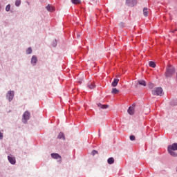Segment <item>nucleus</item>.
<instances>
[{"label":"nucleus","mask_w":177,"mask_h":177,"mask_svg":"<svg viewBox=\"0 0 177 177\" xmlns=\"http://www.w3.org/2000/svg\"><path fill=\"white\" fill-rule=\"evenodd\" d=\"M57 138L58 139H63L64 140L66 139V137H64V133H63V132H60Z\"/></svg>","instance_id":"obj_15"},{"label":"nucleus","mask_w":177,"mask_h":177,"mask_svg":"<svg viewBox=\"0 0 177 177\" xmlns=\"http://www.w3.org/2000/svg\"><path fill=\"white\" fill-rule=\"evenodd\" d=\"M108 164H114V158H109L107 160Z\"/></svg>","instance_id":"obj_18"},{"label":"nucleus","mask_w":177,"mask_h":177,"mask_svg":"<svg viewBox=\"0 0 177 177\" xmlns=\"http://www.w3.org/2000/svg\"><path fill=\"white\" fill-rule=\"evenodd\" d=\"M149 67H152V68H156V63L153 61L149 62Z\"/></svg>","instance_id":"obj_21"},{"label":"nucleus","mask_w":177,"mask_h":177,"mask_svg":"<svg viewBox=\"0 0 177 177\" xmlns=\"http://www.w3.org/2000/svg\"><path fill=\"white\" fill-rule=\"evenodd\" d=\"M26 53H27V55H30V53H32V48H31V47H29L26 50Z\"/></svg>","instance_id":"obj_22"},{"label":"nucleus","mask_w":177,"mask_h":177,"mask_svg":"<svg viewBox=\"0 0 177 177\" xmlns=\"http://www.w3.org/2000/svg\"><path fill=\"white\" fill-rule=\"evenodd\" d=\"M130 140H135V136H130Z\"/></svg>","instance_id":"obj_27"},{"label":"nucleus","mask_w":177,"mask_h":177,"mask_svg":"<svg viewBox=\"0 0 177 177\" xmlns=\"http://www.w3.org/2000/svg\"><path fill=\"white\" fill-rule=\"evenodd\" d=\"M167 150L170 156H172V157H177V153L175 152V151L177 150V143H173L172 145H169Z\"/></svg>","instance_id":"obj_1"},{"label":"nucleus","mask_w":177,"mask_h":177,"mask_svg":"<svg viewBox=\"0 0 177 177\" xmlns=\"http://www.w3.org/2000/svg\"><path fill=\"white\" fill-rule=\"evenodd\" d=\"M172 74H175V68L172 66H169L166 71V77H171Z\"/></svg>","instance_id":"obj_2"},{"label":"nucleus","mask_w":177,"mask_h":177,"mask_svg":"<svg viewBox=\"0 0 177 177\" xmlns=\"http://www.w3.org/2000/svg\"><path fill=\"white\" fill-rule=\"evenodd\" d=\"M96 86L95 85V84L90 82L88 84V87L89 88V89H93V88H95Z\"/></svg>","instance_id":"obj_16"},{"label":"nucleus","mask_w":177,"mask_h":177,"mask_svg":"<svg viewBox=\"0 0 177 177\" xmlns=\"http://www.w3.org/2000/svg\"><path fill=\"white\" fill-rule=\"evenodd\" d=\"M3 139V133L0 131V140H2Z\"/></svg>","instance_id":"obj_25"},{"label":"nucleus","mask_w":177,"mask_h":177,"mask_svg":"<svg viewBox=\"0 0 177 177\" xmlns=\"http://www.w3.org/2000/svg\"><path fill=\"white\" fill-rule=\"evenodd\" d=\"M138 84L142 85V86H146V82L145 80H139Z\"/></svg>","instance_id":"obj_20"},{"label":"nucleus","mask_w":177,"mask_h":177,"mask_svg":"<svg viewBox=\"0 0 177 177\" xmlns=\"http://www.w3.org/2000/svg\"><path fill=\"white\" fill-rule=\"evenodd\" d=\"M127 112L130 114V115H133V114H135V105L133 104L131 106H130Z\"/></svg>","instance_id":"obj_8"},{"label":"nucleus","mask_w":177,"mask_h":177,"mask_svg":"<svg viewBox=\"0 0 177 177\" xmlns=\"http://www.w3.org/2000/svg\"><path fill=\"white\" fill-rule=\"evenodd\" d=\"M119 82H120L119 79H114L112 82V86H117V85H118Z\"/></svg>","instance_id":"obj_13"},{"label":"nucleus","mask_w":177,"mask_h":177,"mask_svg":"<svg viewBox=\"0 0 177 177\" xmlns=\"http://www.w3.org/2000/svg\"><path fill=\"white\" fill-rule=\"evenodd\" d=\"M23 121L24 122H27L28 120H30V112L26 111L23 115Z\"/></svg>","instance_id":"obj_7"},{"label":"nucleus","mask_w":177,"mask_h":177,"mask_svg":"<svg viewBox=\"0 0 177 177\" xmlns=\"http://www.w3.org/2000/svg\"><path fill=\"white\" fill-rule=\"evenodd\" d=\"M21 3V1L20 0H17V1H15V5H16L17 6H20Z\"/></svg>","instance_id":"obj_23"},{"label":"nucleus","mask_w":177,"mask_h":177,"mask_svg":"<svg viewBox=\"0 0 177 177\" xmlns=\"http://www.w3.org/2000/svg\"><path fill=\"white\" fill-rule=\"evenodd\" d=\"M37 62H38V59H37L35 55H33L31 59V64L32 66H35V64H37Z\"/></svg>","instance_id":"obj_10"},{"label":"nucleus","mask_w":177,"mask_h":177,"mask_svg":"<svg viewBox=\"0 0 177 177\" xmlns=\"http://www.w3.org/2000/svg\"><path fill=\"white\" fill-rule=\"evenodd\" d=\"M162 93V88L158 87L153 88L152 90V95H156V96H161V94Z\"/></svg>","instance_id":"obj_3"},{"label":"nucleus","mask_w":177,"mask_h":177,"mask_svg":"<svg viewBox=\"0 0 177 177\" xmlns=\"http://www.w3.org/2000/svg\"><path fill=\"white\" fill-rule=\"evenodd\" d=\"M112 93H113V95H117V93H120V91H118V89H117L116 88H112Z\"/></svg>","instance_id":"obj_17"},{"label":"nucleus","mask_w":177,"mask_h":177,"mask_svg":"<svg viewBox=\"0 0 177 177\" xmlns=\"http://www.w3.org/2000/svg\"><path fill=\"white\" fill-rule=\"evenodd\" d=\"M46 9L48 11V12H55V7L50 6V5H48L46 7Z\"/></svg>","instance_id":"obj_11"},{"label":"nucleus","mask_w":177,"mask_h":177,"mask_svg":"<svg viewBox=\"0 0 177 177\" xmlns=\"http://www.w3.org/2000/svg\"><path fill=\"white\" fill-rule=\"evenodd\" d=\"M52 158H54V160H59L58 162L59 164L62 163V156L59 155V153H51Z\"/></svg>","instance_id":"obj_5"},{"label":"nucleus","mask_w":177,"mask_h":177,"mask_svg":"<svg viewBox=\"0 0 177 177\" xmlns=\"http://www.w3.org/2000/svg\"><path fill=\"white\" fill-rule=\"evenodd\" d=\"M149 88H151V89H152V88H154V84H149Z\"/></svg>","instance_id":"obj_28"},{"label":"nucleus","mask_w":177,"mask_h":177,"mask_svg":"<svg viewBox=\"0 0 177 177\" xmlns=\"http://www.w3.org/2000/svg\"><path fill=\"white\" fill-rule=\"evenodd\" d=\"M6 12H9V10H10V5H8L6 8Z\"/></svg>","instance_id":"obj_24"},{"label":"nucleus","mask_w":177,"mask_h":177,"mask_svg":"<svg viewBox=\"0 0 177 177\" xmlns=\"http://www.w3.org/2000/svg\"><path fill=\"white\" fill-rule=\"evenodd\" d=\"M98 107H100V109H109V105L107 104H97Z\"/></svg>","instance_id":"obj_14"},{"label":"nucleus","mask_w":177,"mask_h":177,"mask_svg":"<svg viewBox=\"0 0 177 177\" xmlns=\"http://www.w3.org/2000/svg\"><path fill=\"white\" fill-rule=\"evenodd\" d=\"M143 15L145 16V17H147L149 16V8L145 7L143 8Z\"/></svg>","instance_id":"obj_12"},{"label":"nucleus","mask_w":177,"mask_h":177,"mask_svg":"<svg viewBox=\"0 0 177 177\" xmlns=\"http://www.w3.org/2000/svg\"><path fill=\"white\" fill-rule=\"evenodd\" d=\"M8 160L10 164L12 165H15L16 164V158L13 157H10V156H8Z\"/></svg>","instance_id":"obj_9"},{"label":"nucleus","mask_w":177,"mask_h":177,"mask_svg":"<svg viewBox=\"0 0 177 177\" xmlns=\"http://www.w3.org/2000/svg\"><path fill=\"white\" fill-rule=\"evenodd\" d=\"M71 2L73 3L75 5H79L81 3V0H71Z\"/></svg>","instance_id":"obj_19"},{"label":"nucleus","mask_w":177,"mask_h":177,"mask_svg":"<svg viewBox=\"0 0 177 177\" xmlns=\"http://www.w3.org/2000/svg\"><path fill=\"white\" fill-rule=\"evenodd\" d=\"M92 154H93V156H95V154H97V151H96V150H93V151H92Z\"/></svg>","instance_id":"obj_26"},{"label":"nucleus","mask_w":177,"mask_h":177,"mask_svg":"<svg viewBox=\"0 0 177 177\" xmlns=\"http://www.w3.org/2000/svg\"><path fill=\"white\" fill-rule=\"evenodd\" d=\"M138 3L136 0H126V5L127 6L133 7Z\"/></svg>","instance_id":"obj_4"},{"label":"nucleus","mask_w":177,"mask_h":177,"mask_svg":"<svg viewBox=\"0 0 177 177\" xmlns=\"http://www.w3.org/2000/svg\"><path fill=\"white\" fill-rule=\"evenodd\" d=\"M14 97H15V92L8 91V93H7V98L8 99L9 102H12V100H13Z\"/></svg>","instance_id":"obj_6"}]
</instances>
